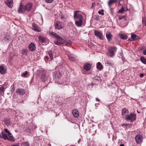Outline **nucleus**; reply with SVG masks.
<instances>
[{"mask_svg": "<svg viewBox=\"0 0 146 146\" xmlns=\"http://www.w3.org/2000/svg\"><path fill=\"white\" fill-rule=\"evenodd\" d=\"M80 11H76L74 12V18L75 21V24L77 27L82 26L83 21V17L82 15L79 13Z\"/></svg>", "mask_w": 146, "mask_h": 146, "instance_id": "nucleus-1", "label": "nucleus"}, {"mask_svg": "<svg viewBox=\"0 0 146 146\" xmlns=\"http://www.w3.org/2000/svg\"><path fill=\"white\" fill-rule=\"evenodd\" d=\"M125 119L128 122H132L136 120V115L133 113H129Z\"/></svg>", "mask_w": 146, "mask_h": 146, "instance_id": "nucleus-2", "label": "nucleus"}, {"mask_svg": "<svg viewBox=\"0 0 146 146\" xmlns=\"http://www.w3.org/2000/svg\"><path fill=\"white\" fill-rule=\"evenodd\" d=\"M64 24L62 22H57L54 25L55 28L56 29L58 30L63 29L64 27Z\"/></svg>", "mask_w": 146, "mask_h": 146, "instance_id": "nucleus-3", "label": "nucleus"}, {"mask_svg": "<svg viewBox=\"0 0 146 146\" xmlns=\"http://www.w3.org/2000/svg\"><path fill=\"white\" fill-rule=\"evenodd\" d=\"M117 50V48L116 47H111L109 50V55L111 57H112L115 54Z\"/></svg>", "mask_w": 146, "mask_h": 146, "instance_id": "nucleus-4", "label": "nucleus"}, {"mask_svg": "<svg viewBox=\"0 0 146 146\" xmlns=\"http://www.w3.org/2000/svg\"><path fill=\"white\" fill-rule=\"evenodd\" d=\"M129 113L128 110L124 108L122 110L121 115L125 119Z\"/></svg>", "mask_w": 146, "mask_h": 146, "instance_id": "nucleus-5", "label": "nucleus"}, {"mask_svg": "<svg viewBox=\"0 0 146 146\" xmlns=\"http://www.w3.org/2000/svg\"><path fill=\"white\" fill-rule=\"evenodd\" d=\"M136 142L138 144H140L142 142L143 138L142 136L139 135L136 136L135 138Z\"/></svg>", "mask_w": 146, "mask_h": 146, "instance_id": "nucleus-6", "label": "nucleus"}, {"mask_svg": "<svg viewBox=\"0 0 146 146\" xmlns=\"http://www.w3.org/2000/svg\"><path fill=\"white\" fill-rule=\"evenodd\" d=\"M94 33L95 35L97 38L101 40L103 39V35L100 32L97 31H95Z\"/></svg>", "mask_w": 146, "mask_h": 146, "instance_id": "nucleus-7", "label": "nucleus"}, {"mask_svg": "<svg viewBox=\"0 0 146 146\" xmlns=\"http://www.w3.org/2000/svg\"><path fill=\"white\" fill-rule=\"evenodd\" d=\"M32 28L35 31L39 32L41 31V29L34 22L32 23Z\"/></svg>", "mask_w": 146, "mask_h": 146, "instance_id": "nucleus-8", "label": "nucleus"}, {"mask_svg": "<svg viewBox=\"0 0 146 146\" xmlns=\"http://www.w3.org/2000/svg\"><path fill=\"white\" fill-rule=\"evenodd\" d=\"M26 10L25 7L23 6L22 3L20 4V7L19 8L18 11L19 13H21L25 12Z\"/></svg>", "mask_w": 146, "mask_h": 146, "instance_id": "nucleus-9", "label": "nucleus"}, {"mask_svg": "<svg viewBox=\"0 0 146 146\" xmlns=\"http://www.w3.org/2000/svg\"><path fill=\"white\" fill-rule=\"evenodd\" d=\"M29 48L30 51H34L36 48L35 44L33 42H31L29 45Z\"/></svg>", "mask_w": 146, "mask_h": 146, "instance_id": "nucleus-10", "label": "nucleus"}, {"mask_svg": "<svg viewBox=\"0 0 146 146\" xmlns=\"http://www.w3.org/2000/svg\"><path fill=\"white\" fill-rule=\"evenodd\" d=\"M50 35L53 37H55L56 38L59 39L60 40H61L62 39V37L58 36L57 33H55L54 32H51L50 33Z\"/></svg>", "mask_w": 146, "mask_h": 146, "instance_id": "nucleus-11", "label": "nucleus"}, {"mask_svg": "<svg viewBox=\"0 0 146 146\" xmlns=\"http://www.w3.org/2000/svg\"><path fill=\"white\" fill-rule=\"evenodd\" d=\"M25 91L23 89L18 88L16 91V93L19 95H23L25 93Z\"/></svg>", "mask_w": 146, "mask_h": 146, "instance_id": "nucleus-12", "label": "nucleus"}, {"mask_svg": "<svg viewBox=\"0 0 146 146\" xmlns=\"http://www.w3.org/2000/svg\"><path fill=\"white\" fill-rule=\"evenodd\" d=\"M26 10L28 11H29L33 7V4L31 3H28L25 6Z\"/></svg>", "mask_w": 146, "mask_h": 146, "instance_id": "nucleus-13", "label": "nucleus"}, {"mask_svg": "<svg viewBox=\"0 0 146 146\" xmlns=\"http://www.w3.org/2000/svg\"><path fill=\"white\" fill-rule=\"evenodd\" d=\"M91 65L90 63H86L84 65V69L86 71H88L91 68Z\"/></svg>", "mask_w": 146, "mask_h": 146, "instance_id": "nucleus-14", "label": "nucleus"}, {"mask_svg": "<svg viewBox=\"0 0 146 146\" xmlns=\"http://www.w3.org/2000/svg\"><path fill=\"white\" fill-rule=\"evenodd\" d=\"M47 77L46 76L45 74L42 73L41 74V80L43 82H45L47 80Z\"/></svg>", "mask_w": 146, "mask_h": 146, "instance_id": "nucleus-15", "label": "nucleus"}, {"mask_svg": "<svg viewBox=\"0 0 146 146\" xmlns=\"http://www.w3.org/2000/svg\"><path fill=\"white\" fill-rule=\"evenodd\" d=\"M106 36L108 41H110L111 40V38L113 35L111 34L109 32L107 31L106 33Z\"/></svg>", "mask_w": 146, "mask_h": 146, "instance_id": "nucleus-16", "label": "nucleus"}, {"mask_svg": "<svg viewBox=\"0 0 146 146\" xmlns=\"http://www.w3.org/2000/svg\"><path fill=\"white\" fill-rule=\"evenodd\" d=\"M5 3L10 7H11L13 5V3L12 0H6Z\"/></svg>", "mask_w": 146, "mask_h": 146, "instance_id": "nucleus-17", "label": "nucleus"}, {"mask_svg": "<svg viewBox=\"0 0 146 146\" xmlns=\"http://www.w3.org/2000/svg\"><path fill=\"white\" fill-rule=\"evenodd\" d=\"M68 57L69 60L71 61H74L76 60V56L73 54H69L68 56Z\"/></svg>", "mask_w": 146, "mask_h": 146, "instance_id": "nucleus-18", "label": "nucleus"}, {"mask_svg": "<svg viewBox=\"0 0 146 146\" xmlns=\"http://www.w3.org/2000/svg\"><path fill=\"white\" fill-rule=\"evenodd\" d=\"M72 113L75 117H78L79 116V113L77 110H73L72 111Z\"/></svg>", "mask_w": 146, "mask_h": 146, "instance_id": "nucleus-19", "label": "nucleus"}, {"mask_svg": "<svg viewBox=\"0 0 146 146\" xmlns=\"http://www.w3.org/2000/svg\"><path fill=\"white\" fill-rule=\"evenodd\" d=\"M39 41L42 43L45 44L46 39L45 38L42 36H39L38 37Z\"/></svg>", "mask_w": 146, "mask_h": 146, "instance_id": "nucleus-20", "label": "nucleus"}, {"mask_svg": "<svg viewBox=\"0 0 146 146\" xmlns=\"http://www.w3.org/2000/svg\"><path fill=\"white\" fill-rule=\"evenodd\" d=\"M54 77L55 79H58L61 76L60 73L59 71L55 72L54 73Z\"/></svg>", "mask_w": 146, "mask_h": 146, "instance_id": "nucleus-21", "label": "nucleus"}, {"mask_svg": "<svg viewBox=\"0 0 146 146\" xmlns=\"http://www.w3.org/2000/svg\"><path fill=\"white\" fill-rule=\"evenodd\" d=\"M6 72V69L3 66H0V73L1 74H5Z\"/></svg>", "mask_w": 146, "mask_h": 146, "instance_id": "nucleus-22", "label": "nucleus"}, {"mask_svg": "<svg viewBox=\"0 0 146 146\" xmlns=\"http://www.w3.org/2000/svg\"><path fill=\"white\" fill-rule=\"evenodd\" d=\"M118 36L121 39H122L126 40L128 38L127 36L126 35L123 34H119Z\"/></svg>", "mask_w": 146, "mask_h": 146, "instance_id": "nucleus-23", "label": "nucleus"}, {"mask_svg": "<svg viewBox=\"0 0 146 146\" xmlns=\"http://www.w3.org/2000/svg\"><path fill=\"white\" fill-rule=\"evenodd\" d=\"M4 121L5 124L7 126H8L10 125L11 120L9 119L5 118L4 119Z\"/></svg>", "mask_w": 146, "mask_h": 146, "instance_id": "nucleus-24", "label": "nucleus"}, {"mask_svg": "<svg viewBox=\"0 0 146 146\" xmlns=\"http://www.w3.org/2000/svg\"><path fill=\"white\" fill-rule=\"evenodd\" d=\"M96 68L98 69L101 70L103 68V66L100 62H98L96 64Z\"/></svg>", "mask_w": 146, "mask_h": 146, "instance_id": "nucleus-25", "label": "nucleus"}, {"mask_svg": "<svg viewBox=\"0 0 146 146\" xmlns=\"http://www.w3.org/2000/svg\"><path fill=\"white\" fill-rule=\"evenodd\" d=\"M28 50L27 49H23L22 50V54L23 55H27L28 52Z\"/></svg>", "mask_w": 146, "mask_h": 146, "instance_id": "nucleus-26", "label": "nucleus"}, {"mask_svg": "<svg viewBox=\"0 0 146 146\" xmlns=\"http://www.w3.org/2000/svg\"><path fill=\"white\" fill-rule=\"evenodd\" d=\"M140 60L141 62L144 64H146V59L143 56H141Z\"/></svg>", "mask_w": 146, "mask_h": 146, "instance_id": "nucleus-27", "label": "nucleus"}, {"mask_svg": "<svg viewBox=\"0 0 146 146\" xmlns=\"http://www.w3.org/2000/svg\"><path fill=\"white\" fill-rule=\"evenodd\" d=\"M7 139L12 141H15L14 137L12 136H9L8 137H7Z\"/></svg>", "mask_w": 146, "mask_h": 146, "instance_id": "nucleus-28", "label": "nucleus"}, {"mask_svg": "<svg viewBox=\"0 0 146 146\" xmlns=\"http://www.w3.org/2000/svg\"><path fill=\"white\" fill-rule=\"evenodd\" d=\"M116 1L117 0H109L108 2V5L110 6L111 5L116 2Z\"/></svg>", "mask_w": 146, "mask_h": 146, "instance_id": "nucleus-29", "label": "nucleus"}, {"mask_svg": "<svg viewBox=\"0 0 146 146\" xmlns=\"http://www.w3.org/2000/svg\"><path fill=\"white\" fill-rule=\"evenodd\" d=\"M1 134L2 137L5 140H7V136L5 134V132H2Z\"/></svg>", "mask_w": 146, "mask_h": 146, "instance_id": "nucleus-30", "label": "nucleus"}, {"mask_svg": "<svg viewBox=\"0 0 146 146\" xmlns=\"http://www.w3.org/2000/svg\"><path fill=\"white\" fill-rule=\"evenodd\" d=\"M48 54L50 57V60H52L53 59L52 53L51 51H49L48 52Z\"/></svg>", "mask_w": 146, "mask_h": 146, "instance_id": "nucleus-31", "label": "nucleus"}, {"mask_svg": "<svg viewBox=\"0 0 146 146\" xmlns=\"http://www.w3.org/2000/svg\"><path fill=\"white\" fill-rule=\"evenodd\" d=\"M11 38L10 36H7L5 37L4 40L5 41L7 42H9L10 41Z\"/></svg>", "mask_w": 146, "mask_h": 146, "instance_id": "nucleus-32", "label": "nucleus"}, {"mask_svg": "<svg viewBox=\"0 0 146 146\" xmlns=\"http://www.w3.org/2000/svg\"><path fill=\"white\" fill-rule=\"evenodd\" d=\"M72 43V42L70 40H66L64 42V44L67 45L71 44Z\"/></svg>", "mask_w": 146, "mask_h": 146, "instance_id": "nucleus-33", "label": "nucleus"}, {"mask_svg": "<svg viewBox=\"0 0 146 146\" xmlns=\"http://www.w3.org/2000/svg\"><path fill=\"white\" fill-rule=\"evenodd\" d=\"M4 86H2L0 88V94H4Z\"/></svg>", "mask_w": 146, "mask_h": 146, "instance_id": "nucleus-34", "label": "nucleus"}, {"mask_svg": "<svg viewBox=\"0 0 146 146\" xmlns=\"http://www.w3.org/2000/svg\"><path fill=\"white\" fill-rule=\"evenodd\" d=\"M54 42L55 44L57 45H60L62 44V43L60 41L57 40H55Z\"/></svg>", "mask_w": 146, "mask_h": 146, "instance_id": "nucleus-35", "label": "nucleus"}, {"mask_svg": "<svg viewBox=\"0 0 146 146\" xmlns=\"http://www.w3.org/2000/svg\"><path fill=\"white\" fill-rule=\"evenodd\" d=\"M124 9L123 6H122L121 9L119 10L118 13H123L124 11Z\"/></svg>", "mask_w": 146, "mask_h": 146, "instance_id": "nucleus-36", "label": "nucleus"}, {"mask_svg": "<svg viewBox=\"0 0 146 146\" xmlns=\"http://www.w3.org/2000/svg\"><path fill=\"white\" fill-rule=\"evenodd\" d=\"M137 36L135 34H132L131 35V38L133 40H135L136 39Z\"/></svg>", "mask_w": 146, "mask_h": 146, "instance_id": "nucleus-37", "label": "nucleus"}, {"mask_svg": "<svg viewBox=\"0 0 146 146\" xmlns=\"http://www.w3.org/2000/svg\"><path fill=\"white\" fill-rule=\"evenodd\" d=\"M22 146H30L28 142H26L22 144Z\"/></svg>", "mask_w": 146, "mask_h": 146, "instance_id": "nucleus-38", "label": "nucleus"}, {"mask_svg": "<svg viewBox=\"0 0 146 146\" xmlns=\"http://www.w3.org/2000/svg\"><path fill=\"white\" fill-rule=\"evenodd\" d=\"M11 87H12V89L11 90V92L12 93L14 92L15 89L14 84L11 86Z\"/></svg>", "mask_w": 146, "mask_h": 146, "instance_id": "nucleus-39", "label": "nucleus"}, {"mask_svg": "<svg viewBox=\"0 0 146 146\" xmlns=\"http://www.w3.org/2000/svg\"><path fill=\"white\" fill-rule=\"evenodd\" d=\"M4 131L5 133H7L9 135H11V133L7 129H4Z\"/></svg>", "mask_w": 146, "mask_h": 146, "instance_id": "nucleus-40", "label": "nucleus"}, {"mask_svg": "<svg viewBox=\"0 0 146 146\" xmlns=\"http://www.w3.org/2000/svg\"><path fill=\"white\" fill-rule=\"evenodd\" d=\"M28 74V72L27 71H26L25 72L23 73V74L22 75V76H25L26 77L27 75Z\"/></svg>", "mask_w": 146, "mask_h": 146, "instance_id": "nucleus-41", "label": "nucleus"}, {"mask_svg": "<svg viewBox=\"0 0 146 146\" xmlns=\"http://www.w3.org/2000/svg\"><path fill=\"white\" fill-rule=\"evenodd\" d=\"M106 63V64H109L110 65H112V63L111 62V61L109 60H107Z\"/></svg>", "mask_w": 146, "mask_h": 146, "instance_id": "nucleus-42", "label": "nucleus"}, {"mask_svg": "<svg viewBox=\"0 0 146 146\" xmlns=\"http://www.w3.org/2000/svg\"><path fill=\"white\" fill-rule=\"evenodd\" d=\"M54 0H45L46 2L48 3H51Z\"/></svg>", "mask_w": 146, "mask_h": 146, "instance_id": "nucleus-43", "label": "nucleus"}, {"mask_svg": "<svg viewBox=\"0 0 146 146\" xmlns=\"http://www.w3.org/2000/svg\"><path fill=\"white\" fill-rule=\"evenodd\" d=\"M101 11L102 12H104V10H102ZM98 13L99 14H101L102 15H104V13L103 12L102 13L101 11H99Z\"/></svg>", "mask_w": 146, "mask_h": 146, "instance_id": "nucleus-44", "label": "nucleus"}, {"mask_svg": "<svg viewBox=\"0 0 146 146\" xmlns=\"http://www.w3.org/2000/svg\"><path fill=\"white\" fill-rule=\"evenodd\" d=\"M119 19L120 20H126L125 18L124 17H119Z\"/></svg>", "mask_w": 146, "mask_h": 146, "instance_id": "nucleus-45", "label": "nucleus"}, {"mask_svg": "<svg viewBox=\"0 0 146 146\" xmlns=\"http://www.w3.org/2000/svg\"><path fill=\"white\" fill-rule=\"evenodd\" d=\"M95 3H93L92 4V7L93 8L94 7H95Z\"/></svg>", "mask_w": 146, "mask_h": 146, "instance_id": "nucleus-46", "label": "nucleus"}, {"mask_svg": "<svg viewBox=\"0 0 146 146\" xmlns=\"http://www.w3.org/2000/svg\"><path fill=\"white\" fill-rule=\"evenodd\" d=\"M143 52L144 54L145 55H146V48L145 50H144Z\"/></svg>", "mask_w": 146, "mask_h": 146, "instance_id": "nucleus-47", "label": "nucleus"}, {"mask_svg": "<svg viewBox=\"0 0 146 146\" xmlns=\"http://www.w3.org/2000/svg\"><path fill=\"white\" fill-rule=\"evenodd\" d=\"M144 75V74H140V77H143Z\"/></svg>", "mask_w": 146, "mask_h": 146, "instance_id": "nucleus-48", "label": "nucleus"}, {"mask_svg": "<svg viewBox=\"0 0 146 146\" xmlns=\"http://www.w3.org/2000/svg\"><path fill=\"white\" fill-rule=\"evenodd\" d=\"M45 58L46 59L48 60H49V59H48L49 57L48 56H45Z\"/></svg>", "mask_w": 146, "mask_h": 146, "instance_id": "nucleus-49", "label": "nucleus"}, {"mask_svg": "<svg viewBox=\"0 0 146 146\" xmlns=\"http://www.w3.org/2000/svg\"><path fill=\"white\" fill-rule=\"evenodd\" d=\"M98 78H99L98 76H95V79H96V80L98 79Z\"/></svg>", "mask_w": 146, "mask_h": 146, "instance_id": "nucleus-50", "label": "nucleus"}, {"mask_svg": "<svg viewBox=\"0 0 146 146\" xmlns=\"http://www.w3.org/2000/svg\"><path fill=\"white\" fill-rule=\"evenodd\" d=\"M96 101H97V102H99V101H100V100H99V99H98V98H96Z\"/></svg>", "mask_w": 146, "mask_h": 146, "instance_id": "nucleus-51", "label": "nucleus"}, {"mask_svg": "<svg viewBox=\"0 0 146 146\" xmlns=\"http://www.w3.org/2000/svg\"><path fill=\"white\" fill-rule=\"evenodd\" d=\"M120 146H124V145L123 144H122L120 145Z\"/></svg>", "mask_w": 146, "mask_h": 146, "instance_id": "nucleus-52", "label": "nucleus"}, {"mask_svg": "<svg viewBox=\"0 0 146 146\" xmlns=\"http://www.w3.org/2000/svg\"><path fill=\"white\" fill-rule=\"evenodd\" d=\"M11 146H19L18 145H14Z\"/></svg>", "mask_w": 146, "mask_h": 146, "instance_id": "nucleus-53", "label": "nucleus"}, {"mask_svg": "<svg viewBox=\"0 0 146 146\" xmlns=\"http://www.w3.org/2000/svg\"><path fill=\"white\" fill-rule=\"evenodd\" d=\"M63 18H64V17H63L62 16H61V19H63Z\"/></svg>", "mask_w": 146, "mask_h": 146, "instance_id": "nucleus-54", "label": "nucleus"}, {"mask_svg": "<svg viewBox=\"0 0 146 146\" xmlns=\"http://www.w3.org/2000/svg\"><path fill=\"white\" fill-rule=\"evenodd\" d=\"M144 20V19H143L142 20V21L143 22Z\"/></svg>", "mask_w": 146, "mask_h": 146, "instance_id": "nucleus-55", "label": "nucleus"}, {"mask_svg": "<svg viewBox=\"0 0 146 146\" xmlns=\"http://www.w3.org/2000/svg\"><path fill=\"white\" fill-rule=\"evenodd\" d=\"M137 111L138 113H140V112H139L138 110H137Z\"/></svg>", "mask_w": 146, "mask_h": 146, "instance_id": "nucleus-56", "label": "nucleus"}, {"mask_svg": "<svg viewBox=\"0 0 146 146\" xmlns=\"http://www.w3.org/2000/svg\"><path fill=\"white\" fill-rule=\"evenodd\" d=\"M146 117L145 118V120L146 121Z\"/></svg>", "mask_w": 146, "mask_h": 146, "instance_id": "nucleus-57", "label": "nucleus"}, {"mask_svg": "<svg viewBox=\"0 0 146 146\" xmlns=\"http://www.w3.org/2000/svg\"><path fill=\"white\" fill-rule=\"evenodd\" d=\"M78 143H79V141H78Z\"/></svg>", "mask_w": 146, "mask_h": 146, "instance_id": "nucleus-58", "label": "nucleus"}, {"mask_svg": "<svg viewBox=\"0 0 146 146\" xmlns=\"http://www.w3.org/2000/svg\"><path fill=\"white\" fill-rule=\"evenodd\" d=\"M127 10H128V9H127Z\"/></svg>", "mask_w": 146, "mask_h": 146, "instance_id": "nucleus-59", "label": "nucleus"}]
</instances>
